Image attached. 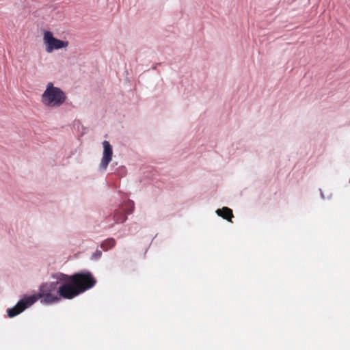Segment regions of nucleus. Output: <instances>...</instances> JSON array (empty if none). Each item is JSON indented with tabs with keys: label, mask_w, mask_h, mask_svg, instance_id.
Listing matches in <instances>:
<instances>
[{
	"label": "nucleus",
	"mask_w": 350,
	"mask_h": 350,
	"mask_svg": "<svg viewBox=\"0 0 350 350\" xmlns=\"http://www.w3.org/2000/svg\"><path fill=\"white\" fill-rule=\"evenodd\" d=\"M57 285L58 282H46L42 284L40 286L38 293L22 299L15 306L8 309V317L12 318L19 314L27 307L33 305L38 299H40L41 303L44 304H52L59 302L60 301V298L57 292Z\"/></svg>",
	"instance_id": "f257e3e1"
},
{
	"label": "nucleus",
	"mask_w": 350,
	"mask_h": 350,
	"mask_svg": "<svg viewBox=\"0 0 350 350\" xmlns=\"http://www.w3.org/2000/svg\"><path fill=\"white\" fill-rule=\"evenodd\" d=\"M66 100V94L59 88L55 87L51 82L48 83L41 96L42 104L49 107H59Z\"/></svg>",
	"instance_id": "f03ea898"
},
{
	"label": "nucleus",
	"mask_w": 350,
	"mask_h": 350,
	"mask_svg": "<svg viewBox=\"0 0 350 350\" xmlns=\"http://www.w3.org/2000/svg\"><path fill=\"white\" fill-rule=\"evenodd\" d=\"M69 275L60 273L58 278L59 281L62 283L58 287L57 292L60 299L62 298L66 299H72L80 293L75 284L72 282Z\"/></svg>",
	"instance_id": "7ed1b4c3"
},
{
	"label": "nucleus",
	"mask_w": 350,
	"mask_h": 350,
	"mask_svg": "<svg viewBox=\"0 0 350 350\" xmlns=\"http://www.w3.org/2000/svg\"><path fill=\"white\" fill-rule=\"evenodd\" d=\"M70 276L80 294L93 288L96 283V278L90 271L76 273Z\"/></svg>",
	"instance_id": "20e7f679"
},
{
	"label": "nucleus",
	"mask_w": 350,
	"mask_h": 350,
	"mask_svg": "<svg viewBox=\"0 0 350 350\" xmlns=\"http://www.w3.org/2000/svg\"><path fill=\"white\" fill-rule=\"evenodd\" d=\"M43 41L46 46V51L51 53L54 50L68 47L69 42L54 38L51 31H45L43 36Z\"/></svg>",
	"instance_id": "39448f33"
},
{
	"label": "nucleus",
	"mask_w": 350,
	"mask_h": 350,
	"mask_svg": "<svg viewBox=\"0 0 350 350\" xmlns=\"http://www.w3.org/2000/svg\"><path fill=\"white\" fill-rule=\"evenodd\" d=\"M134 210V202L131 200L124 202L113 214V219L117 224L124 222L127 219L126 215L131 214Z\"/></svg>",
	"instance_id": "423d86ee"
},
{
	"label": "nucleus",
	"mask_w": 350,
	"mask_h": 350,
	"mask_svg": "<svg viewBox=\"0 0 350 350\" xmlns=\"http://www.w3.org/2000/svg\"><path fill=\"white\" fill-rule=\"evenodd\" d=\"M103 146L104 150L100 166L101 168L105 170L107 165H109V162L111 161L113 150L112 146H111L108 141H104L103 142Z\"/></svg>",
	"instance_id": "0eeeda50"
},
{
	"label": "nucleus",
	"mask_w": 350,
	"mask_h": 350,
	"mask_svg": "<svg viewBox=\"0 0 350 350\" xmlns=\"http://www.w3.org/2000/svg\"><path fill=\"white\" fill-rule=\"evenodd\" d=\"M216 213L229 221H231V219L233 217L232 211L230 208L226 206L221 209H217L216 211Z\"/></svg>",
	"instance_id": "6e6552de"
},
{
	"label": "nucleus",
	"mask_w": 350,
	"mask_h": 350,
	"mask_svg": "<svg viewBox=\"0 0 350 350\" xmlns=\"http://www.w3.org/2000/svg\"><path fill=\"white\" fill-rule=\"evenodd\" d=\"M116 245V241L113 238H109L100 244V247L105 251H107L109 249L113 248Z\"/></svg>",
	"instance_id": "1a4fd4ad"
},
{
	"label": "nucleus",
	"mask_w": 350,
	"mask_h": 350,
	"mask_svg": "<svg viewBox=\"0 0 350 350\" xmlns=\"http://www.w3.org/2000/svg\"><path fill=\"white\" fill-rule=\"evenodd\" d=\"M102 254V252L100 251H96V252L95 253V255L97 256V258H99Z\"/></svg>",
	"instance_id": "9d476101"
}]
</instances>
